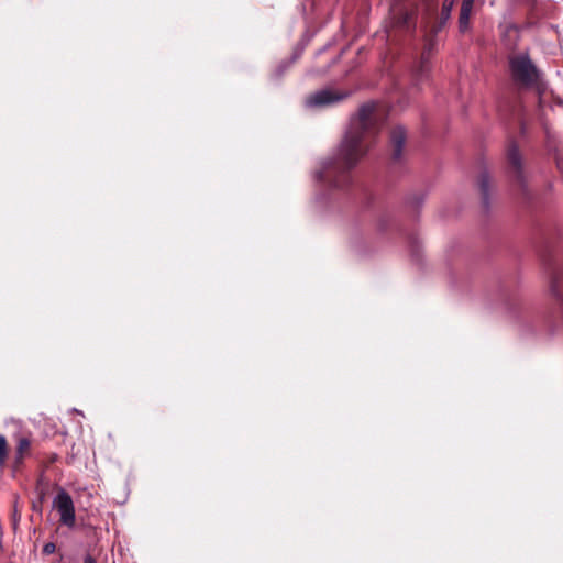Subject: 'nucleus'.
I'll return each mask as SVG.
<instances>
[{"label": "nucleus", "mask_w": 563, "mask_h": 563, "mask_svg": "<svg viewBox=\"0 0 563 563\" xmlns=\"http://www.w3.org/2000/svg\"><path fill=\"white\" fill-rule=\"evenodd\" d=\"M383 125L378 104H362L351 118L350 125L333 157L322 163L314 178L333 188H342L350 181V170L366 155Z\"/></svg>", "instance_id": "f257e3e1"}, {"label": "nucleus", "mask_w": 563, "mask_h": 563, "mask_svg": "<svg viewBox=\"0 0 563 563\" xmlns=\"http://www.w3.org/2000/svg\"><path fill=\"white\" fill-rule=\"evenodd\" d=\"M511 74L515 80L531 85L538 79V70L527 54H520L510 58Z\"/></svg>", "instance_id": "f03ea898"}, {"label": "nucleus", "mask_w": 563, "mask_h": 563, "mask_svg": "<svg viewBox=\"0 0 563 563\" xmlns=\"http://www.w3.org/2000/svg\"><path fill=\"white\" fill-rule=\"evenodd\" d=\"M349 96V92L338 91L329 88L321 89L309 95L305 100V106L309 109H322L334 106Z\"/></svg>", "instance_id": "7ed1b4c3"}, {"label": "nucleus", "mask_w": 563, "mask_h": 563, "mask_svg": "<svg viewBox=\"0 0 563 563\" xmlns=\"http://www.w3.org/2000/svg\"><path fill=\"white\" fill-rule=\"evenodd\" d=\"M53 507L59 515V521L63 526L74 528L76 522L75 505L71 496L64 489H60L53 499Z\"/></svg>", "instance_id": "20e7f679"}, {"label": "nucleus", "mask_w": 563, "mask_h": 563, "mask_svg": "<svg viewBox=\"0 0 563 563\" xmlns=\"http://www.w3.org/2000/svg\"><path fill=\"white\" fill-rule=\"evenodd\" d=\"M407 133L402 126H396L390 132L391 159L398 163L402 159V151Z\"/></svg>", "instance_id": "39448f33"}, {"label": "nucleus", "mask_w": 563, "mask_h": 563, "mask_svg": "<svg viewBox=\"0 0 563 563\" xmlns=\"http://www.w3.org/2000/svg\"><path fill=\"white\" fill-rule=\"evenodd\" d=\"M475 1L476 0H462L457 20L459 32L462 34L471 30V14L473 12Z\"/></svg>", "instance_id": "423d86ee"}, {"label": "nucleus", "mask_w": 563, "mask_h": 563, "mask_svg": "<svg viewBox=\"0 0 563 563\" xmlns=\"http://www.w3.org/2000/svg\"><path fill=\"white\" fill-rule=\"evenodd\" d=\"M454 4H455V0H443L442 1L439 16H438L435 23L431 27V32L434 35L438 34L439 32H441L449 23Z\"/></svg>", "instance_id": "0eeeda50"}, {"label": "nucleus", "mask_w": 563, "mask_h": 563, "mask_svg": "<svg viewBox=\"0 0 563 563\" xmlns=\"http://www.w3.org/2000/svg\"><path fill=\"white\" fill-rule=\"evenodd\" d=\"M507 157L511 166L515 168L518 177L521 174V156L518 147L515 144H511L508 148Z\"/></svg>", "instance_id": "6e6552de"}, {"label": "nucleus", "mask_w": 563, "mask_h": 563, "mask_svg": "<svg viewBox=\"0 0 563 563\" xmlns=\"http://www.w3.org/2000/svg\"><path fill=\"white\" fill-rule=\"evenodd\" d=\"M429 54H430V49L423 52V54H422L421 63H420V66H419V68L417 70V77L419 79H422V78L427 77L429 71H430V64H429V60H428Z\"/></svg>", "instance_id": "1a4fd4ad"}, {"label": "nucleus", "mask_w": 563, "mask_h": 563, "mask_svg": "<svg viewBox=\"0 0 563 563\" xmlns=\"http://www.w3.org/2000/svg\"><path fill=\"white\" fill-rule=\"evenodd\" d=\"M479 189L482 191L483 200L486 203L489 189V176L487 173H482L478 179Z\"/></svg>", "instance_id": "9d476101"}, {"label": "nucleus", "mask_w": 563, "mask_h": 563, "mask_svg": "<svg viewBox=\"0 0 563 563\" xmlns=\"http://www.w3.org/2000/svg\"><path fill=\"white\" fill-rule=\"evenodd\" d=\"M8 455V443L4 435L0 434V466H3Z\"/></svg>", "instance_id": "9b49d317"}, {"label": "nucleus", "mask_w": 563, "mask_h": 563, "mask_svg": "<svg viewBox=\"0 0 563 563\" xmlns=\"http://www.w3.org/2000/svg\"><path fill=\"white\" fill-rule=\"evenodd\" d=\"M298 58V56H295L291 58V60H285L278 65V67L275 70V76L280 77L284 71Z\"/></svg>", "instance_id": "f8f14e48"}, {"label": "nucleus", "mask_w": 563, "mask_h": 563, "mask_svg": "<svg viewBox=\"0 0 563 563\" xmlns=\"http://www.w3.org/2000/svg\"><path fill=\"white\" fill-rule=\"evenodd\" d=\"M31 445V442L26 438H21L18 442V453L22 454L25 450H27Z\"/></svg>", "instance_id": "ddd939ff"}, {"label": "nucleus", "mask_w": 563, "mask_h": 563, "mask_svg": "<svg viewBox=\"0 0 563 563\" xmlns=\"http://www.w3.org/2000/svg\"><path fill=\"white\" fill-rule=\"evenodd\" d=\"M56 550V547L53 542H47L43 547V553L46 555L53 554Z\"/></svg>", "instance_id": "4468645a"}, {"label": "nucleus", "mask_w": 563, "mask_h": 563, "mask_svg": "<svg viewBox=\"0 0 563 563\" xmlns=\"http://www.w3.org/2000/svg\"><path fill=\"white\" fill-rule=\"evenodd\" d=\"M559 282L555 279L552 282V285H551V292L553 294L554 297H556L558 299H561V295L559 292Z\"/></svg>", "instance_id": "2eb2a0df"}, {"label": "nucleus", "mask_w": 563, "mask_h": 563, "mask_svg": "<svg viewBox=\"0 0 563 563\" xmlns=\"http://www.w3.org/2000/svg\"><path fill=\"white\" fill-rule=\"evenodd\" d=\"M84 563H97V561L90 554H87L84 558Z\"/></svg>", "instance_id": "dca6fc26"}]
</instances>
